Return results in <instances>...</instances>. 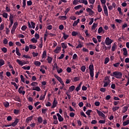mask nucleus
<instances>
[{
  "mask_svg": "<svg viewBox=\"0 0 129 129\" xmlns=\"http://www.w3.org/2000/svg\"><path fill=\"white\" fill-rule=\"evenodd\" d=\"M110 76H112V77H114L117 79H121L122 76V74L121 72L115 71L113 72L112 74H110Z\"/></svg>",
  "mask_w": 129,
  "mask_h": 129,
  "instance_id": "f257e3e1",
  "label": "nucleus"
},
{
  "mask_svg": "<svg viewBox=\"0 0 129 129\" xmlns=\"http://www.w3.org/2000/svg\"><path fill=\"white\" fill-rule=\"evenodd\" d=\"M89 70H90V75L91 78V80H93L94 78V66L93 64H90L89 67Z\"/></svg>",
  "mask_w": 129,
  "mask_h": 129,
  "instance_id": "f03ea898",
  "label": "nucleus"
},
{
  "mask_svg": "<svg viewBox=\"0 0 129 129\" xmlns=\"http://www.w3.org/2000/svg\"><path fill=\"white\" fill-rule=\"evenodd\" d=\"M17 26H18V22H16L14 24L12 29L11 30L12 34L15 33V31H16V29H17Z\"/></svg>",
  "mask_w": 129,
  "mask_h": 129,
  "instance_id": "7ed1b4c3",
  "label": "nucleus"
},
{
  "mask_svg": "<svg viewBox=\"0 0 129 129\" xmlns=\"http://www.w3.org/2000/svg\"><path fill=\"white\" fill-rule=\"evenodd\" d=\"M97 114L99 115V116H101L103 118L104 120L106 119L105 115V114L102 112L101 111L98 110V109L96 110Z\"/></svg>",
  "mask_w": 129,
  "mask_h": 129,
  "instance_id": "20e7f679",
  "label": "nucleus"
},
{
  "mask_svg": "<svg viewBox=\"0 0 129 129\" xmlns=\"http://www.w3.org/2000/svg\"><path fill=\"white\" fill-rule=\"evenodd\" d=\"M113 42V40L109 38V37H107L105 39V44L107 45H110Z\"/></svg>",
  "mask_w": 129,
  "mask_h": 129,
  "instance_id": "39448f33",
  "label": "nucleus"
},
{
  "mask_svg": "<svg viewBox=\"0 0 129 129\" xmlns=\"http://www.w3.org/2000/svg\"><path fill=\"white\" fill-rule=\"evenodd\" d=\"M19 121L20 120L18 118H16L15 121L12 123L11 125L13 127H15L18 124Z\"/></svg>",
  "mask_w": 129,
  "mask_h": 129,
  "instance_id": "423d86ee",
  "label": "nucleus"
},
{
  "mask_svg": "<svg viewBox=\"0 0 129 129\" xmlns=\"http://www.w3.org/2000/svg\"><path fill=\"white\" fill-rule=\"evenodd\" d=\"M57 104V101L56 100V98H54V101H53V105L51 107V108L53 109V108H54L55 107H56Z\"/></svg>",
  "mask_w": 129,
  "mask_h": 129,
  "instance_id": "0eeeda50",
  "label": "nucleus"
},
{
  "mask_svg": "<svg viewBox=\"0 0 129 129\" xmlns=\"http://www.w3.org/2000/svg\"><path fill=\"white\" fill-rule=\"evenodd\" d=\"M56 116L58 117V120L59 122H62L63 121V118L59 114V113H57L56 114Z\"/></svg>",
  "mask_w": 129,
  "mask_h": 129,
  "instance_id": "6e6552de",
  "label": "nucleus"
},
{
  "mask_svg": "<svg viewBox=\"0 0 129 129\" xmlns=\"http://www.w3.org/2000/svg\"><path fill=\"white\" fill-rule=\"evenodd\" d=\"M103 9H104V14L106 16H108V10L105 5L103 7Z\"/></svg>",
  "mask_w": 129,
  "mask_h": 129,
  "instance_id": "1a4fd4ad",
  "label": "nucleus"
},
{
  "mask_svg": "<svg viewBox=\"0 0 129 129\" xmlns=\"http://www.w3.org/2000/svg\"><path fill=\"white\" fill-rule=\"evenodd\" d=\"M13 18H14V15L10 14L9 20L10 21V24L12 25L14 24V20H13Z\"/></svg>",
  "mask_w": 129,
  "mask_h": 129,
  "instance_id": "9d476101",
  "label": "nucleus"
},
{
  "mask_svg": "<svg viewBox=\"0 0 129 129\" xmlns=\"http://www.w3.org/2000/svg\"><path fill=\"white\" fill-rule=\"evenodd\" d=\"M109 77H108V76H106L104 78V82H107L108 83H110L111 82V81L109 79Z\"/></svg>",
  "mask_w": 129,
  "mask_h": 129,
  "instance_id": "9b49d317",
  "label": "nucleus"
},
{
  "mask_svg": "<svg viewBox=\"0 0 129 129\" xmlns=\"http://www.w3.org/2000/svg\"><path fill=\"white\" fill-rule=\"evenodd\" d=\"M33 118V116H30V117H28L26 119V122L29 123V121H31L32 120V118Z\"/></svg>",
  "mask_w": 129,
  "mask_h": 129,
  "instance_id": "f8f14e48",
  "label": "nucleus"
},
{
  "mask_svg": "<svg viewBox=\"0 0 129 129\" xmlns=\"http://www.w3.org/2000/svg\"><path fill=\"white\" fill-rule=\"evenodd\" d=\"M13 99L15 100V101L21 102V98H20V97L16 96L14 98H13Z\"/></svg>",
  "mask_w": 129,
  "mask_h": 129,
  "instance_id": "ddd939ff",
  "label": "nucleus"
},
{
  "mask_svg": "<svg viewBox=\"0 0 129 129\" xmlns=\"http://www.w3.org/2000/svg\"><path fill=\"white\" fill-rule=\"evenodd\" d=\"M61 50V47L60 46H57L56 48L54 50V52L56 53H58L59 52L58 51L59 50L60 51Z\"/></svg>",
  "mask_w": 129,
  "mask_h": 129,
  "instance_id": "4468645a",
  "label": "nucleus"
},
{
  "mask_svg": "<svg viewBox=\"0 0 129 129\" xmlns=\"http://www.w3.org/2000/svg\"><path fill=\"white\" fill-rule=\"evenodd\" d=\"M75 89V86L73 85L69 87L70 92H72Z\"/></svg>",
  "mask_w": 129,
  "mask_h": 129,
  "instance_id": "2eb2a0df",
  "label": "nucleus"
},
{
  "mask_svg": "<svg viewBox=\"0 0 129 129\" xmlns=\"http://www.w3.org/2000/svg\"><path fill=\"white\" fill-rule=\"evenodd\" d=\"M54 76L55 78L57 79V80H58V81H59V82H60V81H61V78L59 77L58 76H57L56 74L54 75Z\"/></svg>",
  "mask_w": 129,
  "mask_h": 129,
  "instance_id": "dca6fc26",
  "label": "nucleus"
},
{
  "mask_svg": "<svg viewBox=\"0 0 129 129\" xmlns=\"http://www.w3.org/2000/svg\"><path fill=\"white\" fill-rule=\"evenodd\" d=\"M32 90H36V91L39 92V91H40L41 89L39 87L37 86V87H35V88L33 87V88H32Z\"/></svg>",
  "mask_w": 129,
  "mask_h": 129,
  "instance_id": "f3484780",
  "label": "nucleus"
},
{
  "mask_svg": "<svg viewBox=\"0 0 129 129\" xmlns=\"http://www.w3.org/2000/svg\"><path fill=\"white\" fill-rule=\"evenodd\" d=\"M43 119L41 116H39L37 119V121L39 123H42Z\"/></svg>",
  "mask_w": 129,
  "mask_h": 129,
  "instance_id": "a211bd4d",
  "label": "nucleus"
},
{
  "mask_svg": "<svg viewBox=\"0 0 129 129\" xmlns=\"http://www.w3.org/2000/svg\"><path fill=\"white\" fill-rule=\"evenodd\" d=\"M34 64L37 67H39L41 64V62L39 61H35Z\"/></svg>",
  "mask_w": 129,
  "mask_h": 129,
  "instance_id": "6ab92c4d",
  "label": "nucleus"
},
{
  "mask_svg": "<svg viewBox=\"0 0 129 129\" xmlns=\"http://www.w3.org/2000/svg\"><path fill=\"white\" fill-rule=\"evenodd\" d=\"M83 45L81 43V41H79V44L76 46V48H82Z\"/></svg>",
  "mask_w": 129,
  "mask_h": 129,
  "instance_id": "aec40b11",
  "label": "nucleus"
},
{
  "mask_svg": "<svg viewBox=\"0 0 129 129\" xmlns=\"http://www.w3.org/2000/svg\"><path fill=\"white\" fill-rule=\"evenodd\" d=\"M16 61L18 62V63L19 64V65H21V66H23V60H21V59H17L16 60Z\"/></svg>",
  "mask_w": 129,
  "mask_h": 129,
  "instance_id": "412c9836",
  "label": "nucleus"
},
{
  "mask_svg": "<svg viewBox=\"0 0 129 129\" xmlns=\"http://www.w3.org/2000/svg\"><path fill=\"white\" fill-rule=\"evenodd\" d=\"M5 64V61L3 59H0V68L2 67V66H4Z\"/></svg>",
  "mask_w": 129,
  "mask_h": 129,
  "instance_id": "4be33fe9",
  "label": "nucleus"
},
{
  "mask_svg": "<svg viewBox=\"0 0 129 129\" xmlns=\"http://www.w3.org/2000/svg\"><path fill=\"white\" fill-rule=\"evenodd\" d=\"M4 105L5 108H8L10 106V103L8 102H6L4 103Z\"/></svg>",
  "mask_w": 129,
  "mask_h": 129,
  "instance_id": "5701e85b",
  "label": "nucleus"
},
{
  "mask_svg": "<svg viewBox=\"0 0 129 129\" xmlns=\"http://www.w3.org/2000/svg\"><path fill=\"white\" fill-rule=\"evenodd\" d=\"M129 124V119L127 120L126 121L123 122V126H125Z\"/></svg>",
  "mask_w": 129,
  "mask_h": 129,
  "instance_id": "b1692460",
  "label": "nucleus"
},
{
  "mask_svg": "<svg viewBox=\"0 0 129 129\" xmlns=\"http://www.w3.org/2000/svg\"><path fill=\"white\" fill-rule=\"evenodd\" d=\"M23 90H24V87L21 86L18 89L19 93H20V94H22V91H23Z\"/></svg>",
  "mask_w": 129,
  "mask_h": 129,
  "instance_id": "393cba45",
  "label": "nucleus"
},
{
  "mask_svg": "<svg viewBox=\"0 0 129 129\" xmlns=\"http://www.w3.org/2000/svg\"><path fill=\"white\" fill-rule=\"evenodd\" d=\"M79 21H80V20H79V19H78L77 21H75L74 22V23H73V26L74 27L76 26L77 25V24H78V23L79 22Z\"/></svg>",
  "mask_w": 129,
  "mask_h": 129,
  "instance_id": "a878e982",
  "label": "nucleus"
},
{
  "mask_svg": "<svg viewBox=\"0 0 129 129\" xmlns=\"http://www.w3.org/2000/svg\"><path fill=\"white\" fill-rule=\"evenodd\" d=\"M123 55H127V51L126 48H123Z\"/></svg>",
  "mask_w": 129,
  "mask_h": 129,
  "instance_id": "bb28decb",
  "label": "nucleus"
},
{
  "mask_svg": "<svg viewBox=\"0 0 129 129\" xmlns=\"http://www.w3.org/2000/svg\"><path fill=\"white\" fill-rule=\"evenodd\" d=\"M123 110H122V113H125L128 110V107L124 106L123 109Z\"/></svg>",
  "mask_w": 129,
  "mask_h": 129,
  "instance_id": "cd10ccee",
  "label": "nucleus"
},
{
  "mask_svg": "<svg viewBox=\"0 0 129 129\" xmlns=\"http://www.w3.org/2000/svg\"><path fill=\"white\" fill-rule=\"evenodd\" d=\"M19 113H20V110H18V109L14 110V113L15 114L18 115Z\"/></svg>",
  "mask_w": 129,
  "mask_h": 129,
  "instance_id": "c85d7f7f",
  "label": "nucleus"
},
{
  "mask_svg": "<svg viewBox=\"0 0 129 129\" xmlns=\"http://www.w3.org/2000/svg\"><path fill=\"white\" fill-rule=\"evenodd\" d=\"M60 19H62V20H66L67 19V17L66 16H60L59 17Z\"/></svg>",
  "mask_w": 129,
  "mask_h": 129,
  "instance_id": "c756f323",
  "label": "nucleus"
},
{
  "mask_svg": "<svg viewBox=\"0 0 129 129\" xmlns=\"http://www.w3.org/2000/svg\"><path fill=\"white\" fill-rule=\"evenodd\" d=\"M119 109V107H113L112 110L113 112H115L116 111L118 110Z\"/></svg>",
  "mask_w": 129,
  "mask_h": 129,
  "instance_id": "7c9ffc66",
  "label": "nucleus"
},
{
  "mask_svg": "<svg viewBox=\"0 0 129 129\" xmlns=\"http://www.w3.org/2000/svg\"><path fill=\"white\" fill-rule=\"evenodd\" d=\"M63 38H64V40H66L68 37H69V35H66L65 33H63Z\"/></svg>",
  "mask_w": 129,
  "mask_h": 129,
  "instance_id": "2f4dec72",
  "label": "nucleus"
},
{
  "mask_svg": "<svg viewBox=\"0 0 129 129\" xmlns=\"http://www.w3.org/2000/svg\"><path fill=\"white\" fill-rule=\"evenodd\" d=\"M22 69H24V70H30V67H29V66H28V67L24 66V67H22Z\"/></svg>",
  "mask_w": 129,
  "mask_h": 129,
  "instance_id": "473e14b6",
  "label": "nucleus"
},
{
  "mask_svg": "<svg viewBox=\"0 0 129 129\" xmlns=\"http://www.w3.org/2000/svg\"><path fill=\"white\" fill-rule=\"evenodd\" d=\"M11 84H12V85H14L15 86V87L16 88V89H18V88H19L18 85H17V83H16L15 82H12Z\"/></svg>",
  "mask_w": 129,
  "mask_h": 129,
  "instance_id": "72a5a7b5",
  "label": "nucleus"
},
{
  "mask_svg": "<svg viewBox=\"0 0 129 129\" xmlns=\"http://www.w3.org/2000/svg\"><path fill=\"white\" fill-rule=\"evenodd\" d=\"M46 52L45 50H44L42 53V58H46Z\"/></svg>",
  "mask_w": 129,
  "mask_h": 129,
  "instance_id": "f704fd0d",
  "label": "nucleus"
},
{
  "mask_svg": "<svg viewBox=\"0 0 129 129\" xmlns=\"http://www.w3.org/2000/svg\"><path fill=\"white\" fill-rule=\"evenodd\" d=\"M61 46L63 49H66L67 48V44L64 43H62Z\"/></svg>",
  "mask_w": 129,
  "mask_h": 129,
  "instance_id": "c9c22d12",
  "label": "nucleus"
},
{
  "mask_svg": "<svg viewBox=\"0 0 129 129\" xmlns=\"http://www.w3.org/2000/svg\"><path fill=\"white\" fill-rule=\"evenodd\" d=\"M52 58L50 57L49 56H48V57L47 58V60L48 61V62L49 63H51V61H52Z\"/></svg>",
  "mask_w": 129,
  "mask_h": 129,
  "instance_id": "e433bc0d",
  "label": "nucleus"
},
{
  "mask_svg": "<svg viewBox=\"0 0 129 129\" xmlns=\"http://www.w3.org/2000/svg\"><path fill=\"white\" fill-rule=\"evenodd\" d=\"M92 112V110L89 109L88 110V111L86 112V114L88 115V116H90V113Z\"/></svg>",
  "mask_w": 129,
  "mask_h": 129,
  "instance_id": "4c0bfd02",
  "label": "nucleus"
},
{
  "mask_svg": "<svg viewBox=\"0 0 129 129\" xmlns=\"http://www.w3.org/2000/svg\"><path fill=\"white\" fill-rule=\"evenodd\" d=\"M1 50L2 51H3L4 53H6L7 51H8V49L6 47H3L1 48Z\"/></svg>",
  "mask_w": 129,
  "mask_h": 129,
  "instance_id": "58836bf2",
  "label": "nucleus"
},
{
  "mask_svg": "<svg viewBox=\"0 0 129 129\" xmlns=\"http://www.w3.org/2000/svg\"><path fill=\"white\" fill-rule=\"evenodd\" d=\"M103 31L102 27H100L98 30V33L99 34L101 33Z\"/></svg>",
  "mask_w": 129,
  "mask_h": 129,
  "instance_id": "ea45409f",
  "label": "nucleus"
},
{
  "mask_svg": "<svg viewBox=\"0 0 129 129\" xmlns=\"http://www.w3.org/2000/svg\"><path fill=\"white\" fill-rule=\"evenodd\" d=\"M97 8H98V12L100 13V12H102V9L101 8L100 5H98Z\"/></svg>",
  "mask_w": 129,
  "mask_h": 129,
  "instance_id": "a19ab883",
  "label": "nucleus"
},
{
  "mask_svg": "<svg viewBox=\"0 0 129 129\" xmlns=\"http://www.w3.org/2000/svg\"><path fill=\"white\" fill-rule=\"evenodd\" d=\"M9 42V41L6 38H5L3 40V43L5 45L8 44V43Z\"/></svg>",
  "mask_w": 129,
  "mask_h": 129,
  "instance_id": "79ce46f5",
  "label": "nucleus"
},
{
  "mask_svg": "<svg viewBox=\"0 0 129 129\" xmlns=\"http://www.w3.org/2000/svg\"><path fill=\"white\" fill-rule=\"evenodd\" d=\"M109 61V58L108 57H106L104 60V64H107Z\"/></svg>",
  "mask_w": 129,
  "mask_h": 129,
  "instance_id": "37998d69",
  "label": "nucleus"
},
{
  "mask_svg": "<svg viewBox=\"0 0 129 129\" xmlns=\"http://www.w3.org/2000/svg\"><path fill=\"white\" fill-rule=\"evenodd\" d=\"M86 68L85 66H83L81 68V70L82 71V72H85Z\"/></svg>",
  "mask_w": 129,
  "mask_h": 129,
  "instance_id": "c03bdc74",
  "label": "nucleus"
},
{
  "mask_svg": "<svg viewBox=\"0 0 129 129\" xmlns=\"http://www.w3.org/2000/svg\"><path fill=\"white\" fill-rule=\"evenodd\" d=\"M83 13V10L82 9L79 12V11H77L76 13V15H80L81 13Z\"/></svg>",
  "mask_w": 129,
  "mask_h": 129,
  "instance_id": "a18cd8bd",
  "label": "nucleus"
},
{
  "mask_svg": "<svg viewBox=\"0 0 129 129\" xmlns=\"http://www.w3.org/2000/svg\"><path fill=\"white\" fill-rule=\"evenodd\" d=\"M56 71L57 73H58V74H60V73H61V72H62V70L61 68H60L59 69H58V68L57 69H56Z\"/></svg>",
  "mask_w": 129,
  "mask_h": 129,
  "instance_id": "49530a36",
  "label": "nucleus"
},
{
  "mask_svg": "<svg viewBox=\"0 0 129 129\" xmlns=\"http://www.w3.org/2000/svg\"><path fill=\"white\" fill-rule=\"evenodd\" d=\"M7 121H12V120L13 119V118L11 116H8L7 117Z\"/></svg>",
  "mask_w": 129,
  "mask_h": 129,
  "instance_id": "de8ad7c7",
  "label": "nucleus"
},
{
  "mask_svg": "<svg viewBox=\"0 0 129 129\" xmlns=\"http://www.w3.org/2000/svg\"><path fill=\"white\" fill-rule=\"evenodd\" d=\"M82 6L81 5H79V6H76L74 9L76 10H78V9H80L81 8H82Z\"/></svg>",
  "mask_w": 129,
  "mask_h": 129,
  "instance_id": "09e8293b",
  "label": "nucleus"
},
{
  "mask_svg": "<svg viewBox=\"0 0 129 129\" xmlns=\"http://www.w3.org/2000/svg\"><path fill=\"white\" fill-rule=\"evenodd\" d=\"M29 47L30 49H35V48H36V46H33L32 44H30L29 45Z\"/></svg>",
  "mask_w": 129,
  "mask_h": 129,
  "instance_id": "8fccbe9b",
  "label": "nucleus"
},
{
  "mask_svg": "<svg viewBox=\"0 0 129 129\" xmlns=\"http://www.w3.org/2000/svg\"><path fill=\"white\" fill-rule=\"evenodd\" d=\"M97 24H96V23H93V25L92 27V29L95 30L96 29V27H97Z\"/></svg>",
  "mask_w": 129,
  "mask_h": 129,
  "instance_id": "3c124183",
  "label": "nucleus"
},
{
  "mask_svg": "<svg viewBox=\"0 0 129 129\" xmlns=\"http://www.w3.org/2000/svg\"><path fill=\"white\" fill-rule=\"evenodd\" d=\"M115 47H116V44L115 43H114L113 45L112 46L111 48V50L112 51H114L115 50Z\"/></svg>",
  "mask_w": 129,
  "mask_h": 129,
  "instance_id": "603ef678",
  "label": "nucleus"
},
{
  "mask_svg": "<svg viewBox=\"0 0 129 129\" xmlns=\"http://www.w3.org/2000/svg\"><path fill=\"white\" fill-rule=\"evenodd\" d=\"M38 83L36 82H33L31 84V86H36L37 85Z\"/></svg>",
  "mask_w": 129,
  "mask_h": 129,
  "instance_id": "864d4df0",
  "label": "nucleus"
},
{
  "mask_svg": "<svg viewBox=\"0 0 129 129\" xmlns=\"http://www.w3.org/2000/svg\"><path fill=\"white\" fill-rule=\"evenodd\" d=\"M78 34V33L76 31L72 32V35L73 36H76Z\"/></svg>",
  "mask_w": 129,
  "mask_h": 129,
  "instance_id": "5fc2aeb1",
  "label": "nucleus"
},
{
  "mask_svg": "<svg viewBox=\"0 0 129 129\" xmlns=\"http://www.w3.org/2000/svg\"><path fill=\"white\" fill-rule=\"evenodd\" d=\"M118 11L119 12V13L120 15H122L123 14L121 12V9L120 7H118L117 9Z\"/></svg>",
  "mask_w": 129,
  "mask_h": 129,
  "instance_id": "6e6d98bb",
  "label": "nucleus"
},
{
  "mask_svg": "<svg viewBox=\"0 0 129 129\" xmlns=\"http://www.w3.org/2000/svg\"><path fill=\"white\" fill-rule=\"evenodd\" d=\"M104 84L103 85L104 87H107L108 86V84H109L110 83H107V82L104 81Z\"/></svg>",
  "mask_w": 129,
  "mask_h": 129,
  "instance_id": "4d7b16f0",
  "label": "nucleus"
},
{
  "mask_svg": "<svg viewBox=\"0 0 129 129\" xmlns=\"http://www.w3.org/2000/svg\"><path fill=\"white\" fill-rule=\"evenodd\" d=\"M26 0H23V8H26Z\"/></svg>",
  "mask_w": 129,
  "mask_h": 129,
  "instance_id": "13d9d810",
  "label": "nucleus"
},
{
  "mask_svg": "<svg viewBox=\"0 0 129 129\" xmlns=\"http://www.w3.org/2000/svg\"><path fill=\"white\" fill-rule=\"evenodd\" d=\"M79 80H80V78L78 77H76L74 78V81H75V82H76V81H79Z\"/></svg>",
  "mask_w": 129,
  "mask_h": 129,
  "instance_id": "bf43d9fd",
  "label": "nucleus"
},
{
  "mask_svg": "<svg viewBox=\"0 0 129 129\" xmlns=\"http://www.w3.org/2000/svg\"><path fill=\"white\" fill-rule=\"evenodd\" d=\"M27 28H28V27L25 25L23 26L21 28L22 30L23 31H25L26 29H27Z\"/></svg>",
  "mask_w": 129,
  "mask_h": 129,
  "instance_id": "052dcab7",
  "label": "nucleus"
},
{
  "mask_svg": "<svg viewBox=\"0 0 129 129\" xmlns=\"http://www.w3.org/2000/svg\"><path fill=\"white\" fill-rule=\"evenodd\" d=\"M3 17L5 18L6 19H8V14L6 13H4L3 15Z\"/></svg>",
  "mask_w": 129,
  "mask_h": 129,
  "instance_id": "680f3d73",
  "label": "nucleus"
},
{
  "mask_svg": "<svg viewBox=\"0 0 129 129\" xmlns=\"http://www.w3.org/2000/svg\"><path fill=\"white\" fill-rule=\"evenodd\" d=\"M111 27L112 28V30L114 31L115 30V29H116L115 24H111Z\"/></svg>",
  "mask_w": 129,
  "mask_h": 129,
  "instance_id": "e2e57ef3",
  "label": "nucleus"
},
{
  "mask_svg": "<svg viewBox=\"0 0 129 129\" xmlns=\"http://www.w3.org/2000/svg\"><path fill=\"white\" fill-rule=\"evenodd\" d=\"M30 23H31V25H32V26H31L32 28L33 29H34L35 28V23L33 22L32 21H31Z\"/></svg>",
  "mask_w": 129,
  "mask_h": 129,
  "instance_id": "0e129e2a",
  "label": "nucleus"
},
{
  "mask_svg": "<svg viewBox=\"0 0 129 129\" xmlns=\"http://www.w3.org/2000/svg\"><path fill=\"white\" fill-rule=\"evenodd\" d=\"M31 40L34 43H36L37 41V39H35L34 38H33Z\"/></svg>",
  "mask_w": 129,
  "mask_h": 129,
  "instance_id": "69168bd1",
  "label": "nucleus"
},
{
  "mask_svg": "<svg viewBox=\"0 0 129 129\" xmlns=\"http://www.w3.org/2000/svg\"><path fill=\"white\" fill-rule=\"evenodd\" d=\"M119 64L120 62H117L116 63L113 64V66L117 68L119 66Z\"/></svg>",
  "mask_w": 129,
  "mask_h": 129,
  "instance_id": "338daca9",
  "label": "nucleus"
},
{
  "mask_svg": "<svg viewBox=\"0 0 129 129\" xmlns=\"http://www.w3.org/2000/svg\"><path fill=\"white\" fill-rule=\"evenodd\" d=\"M32 5V2L31 1H29L27 2V5L28 6H31Z\"/></svg>",
  "mask_w": 129,
  "mask_h": 129,
  "instance_id": "774afa93",
  "label": "nucleus"
}]
</instances>
